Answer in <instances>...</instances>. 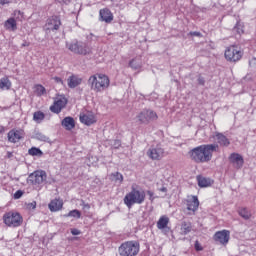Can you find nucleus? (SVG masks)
<instances>
[{"instance_id": "f257e3e1", "label": "nucleus", "mask_w": 256, "mask_h": 256, "mask_svg": "<svg viewBox=\"0 0 256 256\" xmlns=\"http://www.w3.org/2000/svg\"><path fill=\"white\" fill-rule=\"evenodd\" d=\"M218 149L217 144H204L190 150L189 155L195 163H209L213 159V153Z\"/></svg>"}, {"instance_id": "f03ea898", "label": "nucleus", "mask_w": 256, "mask_h": 256, "mask_svg": "<svg viewBox=\"0 0 256 256\" xmlns=\"http://www.w3.org/2000/svg\"><path fill=\"white\" fill-rule=\"evenodd\" d=\"M110 86L111 79L103 73H96L91 75L88 79V87H90L91 91L94 93H103L104 91H107Z\"/></svg>"}, {"instance_id": "7ed1b4c3", "label": "nucleus", "mask_w": 256, "mask_h": 256, "mask_svg": "<svg viewBox=\"0 0 256 256\" xmlns=\"http://www.w3.org/2000/svg\"><path fill=\"white\" fill-rule=\"evenodd\" d=\"M145 197V191L132 187V190L124 197V204L128 209H131L133 205H143L145 203Z\"/></svg>"}, {"instance_id": "20e7f679", "label": "nucleus", "mask_w": 256, "mask_h": 256, "mask_svg": "<svg viewBox=\"0 0 256 256\" xmlns=\"http://www.w3.org/2000/svg\"><path fill=\"white\" fill-rule=\"evenodd\" d=\"M141 246L137 241H126L123 242L119 248L118 253L120 256H137L139 255V251Z\"/></svg>"}, {"instance_id": "39448f33", "label": "nucleus", "mask_w": 256, "mask_h": 256, "mask_svg": "<svg viewBox=\"0 0 256 256\" xmlns=\"http://www.w3.org/2000/svg\"><path fill=\"white\" fill-rule=\"evenodd\" d=\"M3 223L6 227H21L23 225V216L17 211L6 212L3 217Z\"/></svg>"}, {"instance_id": "423d86ee", "label": "nucleus", "mask_w": 256, "mask_h": 256, "mask_svg": "<svg viewBox=\"0 0 256 256\" xmlns=\"http://www.w3.org/2000/svg\"><path fill=\"white\" fill-rule=\"evenodd\" d=\"M66 47L76 55H89L91 53V46L85 42L74 41L66 44Z\"/></svg>"}, {"instance_id": "0eeeda50", "label": "nucleus", "mask_w": 256, "mask_h": 256, "mask_svg": "<svg viewBox=\"0 0 256 256\" xmlns=\"http://www.w3.org/2000/svg\"><path fill=\"white\" fill-rule=\"evenodd\" d=\"M224 57L229 63H237L243 58V52L239 46L232 45L226 48Z\"/></svg>"}, {"instance_id": "6e6552de", "label": "nucleus", "mask_w": 256, "mask_h": 256, "mask_svg": "<svg viewBox=\"0 0 256 256\" xmlns=\"http://www.w3.org/2000/svg\"><path fill=\"white\" fill-rule=\"evenodd\" d=\"M67 103H68V100L65 97V95H57L54 98L53 105L50 106V111L52 113H56L57 115H59V113L63 111L65 107H67Z\"/></svg>"}, {"instance_id": "1a4fd4ad", "label": "nucleus", "mask_w": 256, "mask_h": 256, "mask_svg": "<svg viewBox=\"0 0 256 256\" xmlns=\"http://www.w3.org/2000/svg\"><path fill=\"white\" fill-rule=\"evenodd\" d=\"M137 119L139 122L147 125L151 123V121H157V119H159V116H157V112L145 109L137 115Z\"/></svg>"}, {"instance_id": "9d476101", "label": "nucleus", "mask_w": 256, "mask_h": 256, "mask_svg": "<svg viewBox=\"0 0 256 256\" xmlns=\"http://www.w3.org/2000/svg\"><path fill=\"white\" fill-rule=\"evenodd\" d=\"M147 156L152 161H161V159L165 157V149H163L161 146L149 148L147 151Z\"/></svg>"}, {"instance_id": "9b49d317", "label": "nucleus", "mask_w": 256, "mask_h": 256, "mask_svg": "<svg viewBox=\"0 0 256 256\" xmlns=\"http://www.w3.org/2000/svg\"><path fill=\"white\" fill-rule=\"evenodd\" d=\"M28 181L31 182L32 185H41L47 181V173L43 170L35 171L29 175Z\"/></svg>"}, {"instance_id": "f8f14e48", "label": "nucleus", "mask_w": 256, "mask_h": 256, "mask_svg": "<svg viewBox=\"0 0 256 256\" xmlns=\"http://www.w3.org/2000/svg\"><path fill=\"white\" fill-rule=\"evenodd\" d=\"M186 209L189 211V215H195L197 209H199V198L197 196L190 195L185 200Z\"/></svg>"}, {"instance_id": "ddd939ff", "label": "nucleus", "mask_w": 256, "mask_h": 256, "mask_svg": "<svg viewBox=\"0 0 256 256\" xmlns=\"http://www.w3.org/2000/svg\"><path fill=\"white\" fill-rule=\"evenodd\" d=\"M229 239H231V232L229 230L217 231L214 234V241H216V243H220V245H227V243H229Z\"/></svg>"}, {"instance_id": "4468645a", "label": "nucleus", "mask_w": 256, "mask_h": 256, "mask_svg": "<svg viewBox=\"0 0 256 256\" xmlns=\"http://www.w3.org/2000/svg\"><path fill=\"white\" fill-rule=\"evenodd\" d=\"M80 122L89 126L97 123V118L93 112H82L80 113Z\"/></svg>"}, {"instance_id": "2eb2a0df", "label": "nucleus", "mask_w": 256, "mask_h": 256, "mask_svg": "<svg viewBox=\"0 0 256 256\" xmlns=\"http://www.w3.org/2000/svg\"><path fill=\"white\" fill-rule=\"evenodd\" d=\"M25 137L23 130L12 129L8 132V141L10 143H19L20 139Z\"/></svg>"}, {"instance_id": "dca6fc26", "label": "nucleus", "mask_w": 256, "mask_h": 256, "mask_svg": "<svg viewBox=\"0 0 256 256\" xmlns=\"http://www.w3.org/2000/svg\"><path fill=\"white\" fill-rule=\"evenodd\" d=\"M229 161L232 163L235 169H241L245 163L243 156H241L239 153H232L229 157Z\"/></svg>"}, {"instance_id": "f3484780", "label": "nucleus", "mask_w": 256, "mask_h": 256, "mask_svg": "<svg viewBox=\"0 0 256 256\" xmlns=\"http://www.w3.org/2000/svg\"><path fill=\"white\" fill-rule=\"evenodd\" d=\"M61 27V19L57 16H53L50 19H48L46 23V29L48 31H57Z\"/></svg>"}, {"instance_id": "a211bd4d", "label": "nucleus", "mask_w": 256, "mask_h": 256, "mask_svg": "<svg viewBox=\"0 0 256 256\" xmlns=\"http://www.w3.org/2000/svg\"><path fill=\"white\" fill-rule=\"evenodd\" d=\"M196 180H197L198 186L202 189L205 187H211V185L213 184V180L211 178H207L201 175H198L196 177Z\"/></svg>"}, {"instance_id": "6ab92c4d", "label": "nucleus", "mask_w": 256, "mask_h": 256, "mask_svg": "<svg viewBox=\"0 0 256 256\" xmlns=\"http://www.w3.org/2000/svg\"><path fill=\"white\" fill-rule=\"evenodd\" d=\"M81 83H83V78L77 75H72L68 78V87H70V89H75V87H79Z\"/></svg>"}, {"instance_id": "aec40b11", "label": "nucleus", "mask_w": 256, "mask_h": 256, "mask_svg": "<svg viewBox=\"0 0 256 256\" xmlns=\"http://www.w3.org/2000/svg\"><path fill=\"white\" fill-rule=\"evenodd\" d=\"M214 139L217 140V143H219L221 147H229V145H231L229 138L223 133H216Z\"/></svg>"}, {"instance_id": "412c9836", "label": "nucleus", "mask_w": 256, "mask_h": 256, "mask_svg": "<svg viewBox=\"0 0 256 256\" xmlns=\"http://www.w3.org/2000/svg\"><path fill=\"white\" fill-rule=\"evenodd\" d=\"M128 65L134 71L141 69V67H143V61L141 60V56L135 57L132 60H130Z\"/></svg>"}, {"instance_id": "4be33fe9", "label": "nucleus", "mask_w": 256, "mask_h": 256, "mask_svg": "<svg viewBox=\"0 0 256 256\" xmlns=\"http://www.w3.org/2000/svg\"><path fill=\"white\" fill-rule=\"evenodd\" d=\"M48 207L52 212L61 211L63 209V200L54 199L49 203Z\"/></svg>"}, {"instance_id": "5701e85b", "label": "nucleus", "mask_w": 256, "mask_h": 256, "mask_svg": "<svg viewBox=\"0 0 256 256\" xmlns=\"http://www.w3.org/2000/svg\"><path fill=\"white\" fill-rule=\"evenodd\" d=\"M62 127H64L66 131H71V129H75V120L73 119V117H65L62 120Z\"/></svg>"}, {"instance_id": "b1692460", "label": "nucleus", "mask_w": 256, "mask_h": 256, "mask_svg": "<svg viewBox=\"0 0 256 256\" xmlns=\"http://www.w3.org/2000/svg\"><path fill=\"white\" fill-rule=\"evenodd\" d=\"M100 17L105 23H111V21H113V13H111L109 9L100 10Z\"/></svg>"}, {"instance_id": "393cba45", "label": "nucleus", "mask_w": 256, "mask_h": 256, "mask_svg": "<svg viewBox=\"0 0 256 256\" xmlns=\"http://www.w3.org/2000/svg\"><path fill=\"white\" fill-rule=\"evenodd\" d=\"M168 225H169V217L163 215L159 218L157 222V229H160V231H163V229H167Z\"/></svg>"}, {"instance_id": "a878e982", "label": "nucleus", "mask_w": 256, "mask_h": 256, "mask_svg": "<svg viewBox=\"0 0 256 256\" xmlns=\"http://www.w3.org/2000/svg\"><path fill=\"white\" fill-rule=\"evenodd\" d=\"M11 80H9L8 77H3L0 79V89L2 91H9V89H11Z\"/></svg>"}, {"instance_id": "bb28decb", "label": "nucleus", "mask_w": 256, "mask_h": 256, "mask_svg": "<svg viewBox=\"0 0 256 256\" xmlns=\"http://www.w3.org/2000/svg\"><path fill=\"white\" fill-rule=\"evenodd\" d=\"M33 91L35 95H37V97H42V95H45L47 93V89H45L41 84H36L33 87Z\"/></svg>"}, {"instance_id": "cd10ccee", "label": "nucleus", "mask_w": 256, "mask_h": 256, "mask_svg": "<svg viewBox=\"0 0 256 256\" xmlns=\"http://www.w3.org/2000/svg\"><path fill=\"white\" fill-rule=\"evenodd\" d=\"M110 181H113L114 183H118V185H121V183H123V174H121L120 172L110 174Z\"/></svg>"}, {"instance_id": "c85d7f7f", "label": "nucleus", "mask_w": 256, "mask_h": 256, "mask_svg": "<svg viewBox=\"0 0 256 256\" xmlns=\"http://www.w3.org/2000/svg\"><path fill=\"white\" fill-rule=\"evenodd\" d=\"M191 229H192L191 222H182L181 228H180L181 235H188V233H191Z\"/></svg>"}, {"instance_id": "c756f323", "label": "nucleus", "mask_w": 256, "mask_h": 256, "mask_svg": "<svg viewBox=\"0 0 256 256\" xmlns=\"http://www.w3.org/2000/svg\"><path fill=\"white\" fill-rule=\"evenodd\" d=\"M5 26L7 29H10V31H15V29H17V22L15 19L10 18L6 21Z\"/></svg>"}, {"instance_id": "7c9ffc66", "label": "nucleus", "mask_w": 256, "mask_h": 256, "mask_svg": "<svg viewBox=\"0 0 256 256\" xmlns=\"http://www.w3.org/2000/svg\"><path fill=\"white\" fill-rule=\"evenodd\" d=\"M29 155L32 157H41L43 155V151L37 147H32L28 150Z\"/></svg>"}, {"instance_id": "2f4dec72", "label": "nucleus", "mask_w": 256, "mask_h": 256, "mask_svg": "<svg viewBox=\"0 0 256 256\" xmlns=\"http://www.w3.org/2000/svg\"><path fill=\"white\" fill-rule=\"evenodd\" d=\"M238 213L243 219H251V211H249L247 208H240Z\"/></svg>"}, {"instance_id": "473e14b6", "label": "nucleus", "mask_w": 256, "mask_h": 256, "mask_svg": "<svg viewBox=\"0 0 256 256\" xmlns=\"http://www.w3.org/2000/svg\"><path fill=\"white\" fill-rule=\"evenodd\" d=\"M43 119H45V113L41 112V111H37L34 112L33 114V120L36 123H41L43 121Z\"/></svg>"}, {"instance_id": "72a5a7b5", "label": "nucleus", "mask_w": 256, "mask_h": 256, "mask_svg": "<svg viewBox=\"0 0 256 256\" xmlns=\"http://www.w3.org/2000/svg\"><path fill=\"white\" fill-rule=\"evenodd\" d=\"M64 217H73L74 219H81V212L77 209L71 210L69 214H64Z\"/></svg>"}, {"instance_id": "f704fd0d", "label": "nucleus", "mask_w": 256, "mask_h": 256, "mask_svg": "<svg viewBox=\"0 0 256 256\" xmlns=\"http://www.w3.org/2000/svg\"><path fill=\"white\" fill-rule=\"evenodd\" d=\"M22 197H23V191L17 190V191L14 193V199H21Z\"/></svg>"}, {"instance_id": "c9c22d12", "label": "nucleus", "mask_w": 256, "mask_h": 256, "mask_svg": "<svg viewBox=\"0 0 256 256\" xmlns=\"http://www.w3.org/2000/svg\"><path fill=\"white\" fill-rule=\"evenodd\" d=\"M195 249H196V251H203V247L201 246L199 241L195 242Z\"/></svg>"}, {"instance_id": "e433bc0d", "label": "nucleus", "mask_w": 256, "mask_h": 256, "mask_svg": "<svg viewBox=\"0 0 256 256\" xmlns=\"http://www.w3.org/2000/svg\"><path fill=\"white\" fill-rule=\"evenodd\" d=\"M37 207V202H32L28 204V209H35Z\"/></svg>"}, {"instance_id": "4c0bfd02", "label": "nucleus", "mask_w": 256, "mask_h": 256, "mask_svg": "<svg viewBox=\"0 0 256 256\" xmlns=\"http://www.w3.org/2000/svg\"><path fill=\"white\" fill-rule=\"evenodd\" d=\"M71 233L73 235H81V231L79 229H75V228L71 230Z\"/></svg>"}, {"instance_id": "58836bf2", "label": "nucleus", "mask_w": 256, "mask_h": 256, "mask_svg": "<svg viewBox=\"0 0 256 256\" xmlns=\"http://www.w3.org/2000/svg\"><path fill=\"white\" fill-rule=\"evenodd\" d=\"M190 35H192L193 37H201L200 32H190Z\"/></svg>"}, {"instance_id": "ea45409f", "label": "nucleus", "mask_w": 256, "mask_h": 256, "mask_svg": "<svg viewBox=\"0 0 256 256\" xmlns=\"http://www.w3.org/2000/svg\"><path fill=\"white\" fill-rule=\"evenodd\" d=\"M198 83H199V85H205V79L199 77L198 78Z\"/></svg>"}, {"instance_id": "a19ab883", "label": "nucleus", "mask_w": 256, "mask_h": 256, "mask_svg": "<svg viewBox=\"0 0 256 256\" xmlns=\"http://www.w3.org/2000/svg\"><path fill=\"white\" fill-rule=\"evenodd\" d=\"M114 147L117 149V147H121V141H119V140H116L115 142H114Z\"/></svg>"}, {"instance_id": "79ce46f5", "label": "nucleus", "mask_w": 256, "mask_h": 256, "mask_svg": "<svg viewBox=\"0 0 256 256\" xmlns=\"http://www.w3.org/2000/svg\"><path fill=\"white\" fill-rule=\"evenodd\" d=\"M54 81H55L56 83H61V84H63V80H62L61 78H59V77H54Z\"/></svg>"}, {"instance_id": "37998d69", "label": "nucleus", "mask_w": 256, "mask_h": 256, "mask_svg": "<svg viewBox=\"0 0 256 256\" xmlns=\"http://www.w3.org/2000/svg\"><path fill=\"white\" fill-rule=\"evenodd\" d=\"M147 193H148V195L150 197V201H154L155 198L153 197V192L152 191H148Z\"/></svg>"}, {"instance_id": "c03bdc74", "label": "nucleus", "mask_w": 256, "mask_h": 256, "mask_svg": "<svg viewBox=\"0 0 256 256\" xmlns=\"http://www.w3.org/2000/svg\"><path fill=\"white\" fill-rule=\"evenodd\" d=\"M11 0H0V5H7Z\"/></svg>"}, {"instance_id": "a18cd8bd", "label": "nucleus", "mask_w": 256, "mask_h": 256, "mask_svg": "<svg viewBox=\"0 0 256 256\" xmlns=\"http://www.w3.org/2000/svg\"><path fill=\"white\" fill-rule=\"evenodd\" d=\"M6 157L7 159H11V157H13V152H7Z\"/></svg>"}, {"instance_id": "49530a36", "label": "nucleus", "mask_w": 256, "mask_h": 256, "mask_svg": "<svg viewBox=\"0 0 256 256\" xmlns=\"http://www.w3.org/2000/svg\"><path fill=\"white\" fill-rule=\"evenodd\" d=\"M162 193H167V187H162L159 189Z\"/></svg>"}, {"instance_id": "de8ad7c7", "label": "nucleus", "mask_w": 256, "mask_h": 256, "mask_svg": "<svg viewBox=\"0 0 256 256\" xmlns=\"http://www.w3.org/2000/svg\"><path fill=\"white\" fill-rule=\"evenodd\" d=\"M30 43L25 41L23 44H22V47H29Z\"/></svg>"}, {"instance_id": "09e8293b", "label": "nucleus", "mask_w": 256, "mask_h": 256, "mask_svg": "<svg viewBox=\"0 0 256 256\" xmlns=\"http://www.w3.org/2000/svg\"><path fill=\"white\" fill-rule=\"evenodd\" d=\"M84 209H90L89 204H85V205H84Z\"/></svg>"}]
</instances>
